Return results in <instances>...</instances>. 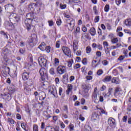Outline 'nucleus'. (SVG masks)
<instances>
[{
	"instance_id": "obj_1",
	"label": "nucleus",
	"mask_w": 131,
	"mask_h": 131,
	"mask_svg": "<svg viewBox=\"0 0 131 131\" xmlns=\"http://www.w3.org/2000/svg\"><path fill=\"white\" fill-rule=\"evenodd\" d=\"M27 19L25 20V24L27 30H30L31 29V26L28 23V20L33 21L35 18H34V13H29L26 15Z\"/></svg>"
},
{
	"instance_id": "obj_2",
	"label": "nucleus",
	"mask_w": 131,
	"mask_h": 131,
	"mask_svg": "<svg viewBox=\"0 0 131 131\" xmlns=\"http://www.w3.org/2000/svg\"><path fill=\"white\" fill-rule=\"evenodd\" d=\"M9 20L10 22H13V23H16L17 26L19 25V22L21 20V17L20 15L16 14V13H12L9 16Z\"/></svg>"
},
{
	"instance_id": "obj_3",
	"label": "nucleus",
	"mask_w": 131,
	"mask_h": 131,
	"mask_svg": "<svg viewBox=\"0 0 131 131\" xmlns=\"http://www.w3.org/2000/svg\"><path fill=\"white\" fill-rule=\"evenodd\" d=\"M37 43V35L35 34H33L31 35L30 39L29 40V45L30 48H33L35 45Z\"/></svg>"
},
{
	"instance_id": "obj_4",
	"label": "nucleus",
	"mask_w": 131,
	"mask_h": 131,
	"mask_svg": "<svg viewBox=\"0 0 131 131\" xmlns=\"http://www.w3.org/2000/svg\"><path fill=\"white\" fill-rule=\"evenodd\" d=\"M39 73L41 76V79L42 81H45L46 78L48 77V74L47 73V70L44 68H42L39 70Z\"/></svg>"
},
{
	"instance_id": "obj_5",
	"label": "nucleus",
	"mask_w": 131,
	"mask_h": 131,
	"mask_svg": "<svg viewBox=\"0 0 131 131\" xmlns=\"http://www.w3.org/2000/svg\"><path fill=\"white\" fill-rule=\"evenodd\" d=\"M38 62L41 67H47V66L49 64V61L42 57H39L38 58Z\"/></svg>"
},
{
	"instance_id": "obj_6",
	"label": "nucleus",
	"mask_w": 131,
	"mask_h": 131,
	"mask_svg": "<svg viewBox=\"0 0 131 131\" xmlns=\"http://www.w3.org/2000/svg\"><path fill=\"white\" fill-rule=\"evenodd\" d=\"M17 25V24L14 23L13 22H11V23L9 21L5 22L6 28L8 29V30H12V29H14V28H15Z\"/></svg>"
},
{
	"instance_id": "obj_7",
	"label": "nucleus",
	"mask_w": 131,
	"mask_h": 131,
	"mask_svg": "<svg viewBox=\"0 0 131 131\" xmlns=\"http://www.w3.org/2000/svg\"><path fill=\"white\" fill-rule=\"evenodd\" d=\"M64 26L67 27L68 30L72 31L74 29V26H75V21L74 20H71L70 23H67Z\"/></svg>"
},
{
	"instance_id": "obj_8",
	"label": "nucleus",
	"mask_w": 131,
	"mask_h": 131,
	"mask_svg": "<svg viewBox=\"0 0 131 131\" xmlns=\"http://www.w3.org/2000/svg\"><path fill=\"white\" fill-rule=\"evenodd\" d=\"M62 50L64 55H66V56H67L70 58L71 57V51H70V49H69V48L63 46L62 48Z\"/></svg>"
},
{
	"instance_id": "obj_9",
	"label": "nucleus",
	"mask_w": 131,
	"mask_h": 131,
	"mask_svg": "<svg viewBox=\"0 0 131 131\" xmlns=\"http://www.w3.org/2000/svg\"><path fill=\"white\" fill-rule=\"evenodd\" d=\"M66 72V67L64 66H59L57 68V74H64Z\"/></svg>"
},
{
	"instance_id": "obj_10",
	"label": "nucleus",
	"mask_w": 131,
	"mask_h": 131,
	"mask_svg": "<svg viewBox=\"0 0 131 131\" xmlns=\"http://www.w3.org/2000/svg\"><path fill=\"white\" fill-rule=\"evenodd\" d=\"M8 92H9L10 94H15L16 91H17V87L15 86L14 85H10L8 88Z\"/></svg>"
},
{
	"instance_id": "obj_11",
	"label": "nucleus",
	"mask_w": 131,
	"mask_h": 131,
	"mask_svg": "<svg viewBox=\"0 0 131 131\" xmlns=\"http://www.w3.org/2000/svg\"><path fill=\"white\" fill-rule=\"evenodd\" d=\"M49 93L51 95H53L54 97H56V95H57V89L55 86H51L49 88Z\"/></svg>"
},
{
	"instance_id": "obj_12",
	"label": "nucleus",
	"mask_w": 131,
	"mask_h": 131,
	"mask_svg": "<svg viewBox=\"0 0 131 131\" xmlns=\"http://www.w3.org/2000/svg\"><path fill=\"white\" fill-rule=\"evenodd\" d=\"M97 88L94 89V91L92 94V100H93L94 102H96L98 101V92H97Z\"/></svg>"
},
{
	"instance_id": "obj_13",
	"label": "nucleus",
	"mask_w": 131,
	"mask_h": 131,
	"mask_svg": "<svg viewBox=\"0 0 131 131\" xmlns=\"http://www.w3.org/2000/svg\"><path fill=\"white\" fill-rule=\"evenodd\" d=\"M2 55L4 56H9L11 55V50L5 47L2 49Z\"/></svg>"
},
{
	"instance_id": "obj_14",
	"label": "nucleus",
	"mask_w": 131,
	"mask_h": 131,
	"mask_svg": "<svg viewBox=\"0 0 131 131\" xmlns=\"http://www.w3.org/2000/svg\"><path fill=\"white\" fill-rule=\"evenodd\" d=\"M29 8L31 10L32 12H33L35 14L39 13V11H40V8L38 7H35V8H33L32 5L31 4L29 6Z\"/></svg>"
},
{
	"instance_id": "obj_15",
	"label": "nucleus",
	"mask_w": 131,
	"mask_h": 131,
	"mask_svg": "<svg viewBox=\"0 0 131 131\" xmlns=\"http://www.w3.org/2000/svg\"><path fill=\"white\" fill-rule=\"evenodd\" d=\"M29 8L31 10L32 12H33L35 14L39 13V11H40V8L38 7H35V8H33L32 5L31 4L29 6Z\"/></svg>"
},
{
	"instance_id": "obj_16",
	"label": "nucleus",
	"mask_w": 131,
	"mask_h": 131,
	"mask_svg": "<svg viewBox=\"0 0 131 131\" xmlns=\"http://www.w3.org/2000/svg\"><path fill=\"white\" fill-rule=\"evenodd\" d=\"M108 123L112 127H114L115 126V119L110 118L108 119Z\"/></svg>"
},
{
	"instance_id": "obj_17",
	"label": "nucleus",
	"mask_w": 131,
	"mask_h": 131,
	"mask_svg": "<svg viewBox=\"0 0 131 131\" xmlns=\"http://www.w3.org/2000/svg\"><path fill=\"white\" fill-rule=\"evenodd\" d=\"M32 5L33 6H34L35 8H39V9L44 6L40 1H37L36 3H33Z\"/></svg>"
},
{
	"instance_id": "obj_18",
	"label": "nucleus",
	"mask_w": 131,
	"mask_h": 131,
	"mask_svg": "<svg viewBox=\"0 0 131 131\" xmlns=\"http://www.w3.org/2000/svg\"><path fill=\"white\" fill-rule=\"evenodd\" d=\"M46 129H48L50 131H59V127L57 126L53 127V126H47Z\"/></svg>"
},
{
	"instance_id": "obj_19",
	"label": "nucleus",
	"mask_w": 131,
	"mask_h": 131,
	"mask_svg": "<svg viewBox=\"0 0 131 131\" xmlns=\"http://www.w3.org/2000/svg\"><path fill=\"white\" fill-rule=\"evenodd\" d=\"M73 42V51L76 52L77 50H78V41L77 40H74Z\"/></svg>"
},
{
	"instance_id": "obj_20",
	"label": "nucleus",
	"mask_w": 131,
	"mask_h": 131,
	"mask_svg": "<svg viewBox=\"0 0 131 131\" xmlns=\"http://www.w3.org/2000/svg\"><path fill=\"white\" fill-rule=\"evenodd\" d=\"M12 94L10 93H7L3 95V97H5V99H7V101H10V100H12V98H13Z\"/></svg>"
},
{
	"instance_id": "obj_21",
	"label": "nucleus",
	"mask_w": 131,
	"mask_h": 131,
	"mask_svg": "<svg viewBox=\"0 0 131 131\" xmlns=\"http://www.w3.org/2000/svg\"><path fill=\"white\" fill-rule=\"evenodd\" d=\"M39 100L41 101H43L46 98V93L43 91H42L39 93Z\"/></svg>"
},
{
	"instance_id": "obj_22",
	"label": "nucleus",
	"mask_w": 131,
	"mask_h": 131,
	"mask_svg": "<svg viewBox=\"0 0 131 131\" xmlns=\"http://www.w3.org/2000/svg\"><path fill=\"white\" fill-rule=\"evenodd\" d=\"M97 118H99V115L97 114V113H93L91 116V120L92 121H95V120H97Z\"/></svg>"
},
{
	"instance_id": "obj_23",
	"label": "nucleus",
	"mask_w": 131,
	"mask_h": 131,
	"mask_svg": "<svg viewBox=\"0 0 131 131\" xmlns=\"http://www.w3.org/2000/svg\"><path fill=\"white\" fill-rule=\"evenodd\" d=\"M22 78L23 80H27L29 78V73L24 72L22 74Z\"/></svg>"
},
{
	"instance_id": "obj_24",
	"label": "nucleus",
	"mask_w": 131,
	"mask_h": 131,
	"mask_svg": "<svg viewBox=\"0 0 131 131\" xmlns=\"http://www.w3.org/2000/svg\"><path fill=\"white\" fill-rule=\"evenodd\" d=\"M120 81L117 77H114L112 79V83H115V84H119Z\"/></svg>"
},
{
	"instance_id": "obj_25",
	"label": "nucleus",
	"mask_w": 131,
	"mask_h": 131,
	"mask_svg": "<svg viewBox=\"0 0 131 131\" xmlns=\"http://www.w3.org/2000/svg\"><path fill=\"white\" fill-rule=\"evenodd\" d=\"M6 11H11L14 8V6L12 4H7L5 6Z\"/></svg>"
},
{
	"instance_id": "obj_26",
	"label": "nucleus",
	"mask_w": 131,
	"mask_h": 131,
	"mask_svg": "<svg viewBox=\"0 0 131 131\" xmlns=\"http://www.w3.org/2000/svg\"><path fill=\"white\" fill-rule=\"evenodd\" d=\"M111 79H112V76H106L102 80V81H103V82H109L110 81H111Z\"/></svg>"
},
{
	"instance_id": "obj_27",
	"label": "nucleus",
	"mask_w": 131,
	"mask_h": 131,
	"mask_svg": "<svg viewBox=\"0 0 131 131\" xmlns=\"http://www.w3.org/2000/svg\"><path fill=\"white\" fill-rule=\"evenodd\" d=\"M90 33L92 36H95L96 35V29L94 27L91 28L90 30Z\"/></svg>"
},
{
	"instance_id": "obj_28",
	"label": "nucleus",
	"mask_w": 131,
	"mask_h": 131,
	"mask_svg": "<svg viewBox=\"0 0 131 131\" xmlns=\"http://www.w3.org/2000/svg\"><path fill=\"white\" fill-rule=\"evenodd\" d=\"M73 86L72 84H70L68 85V90H67V95H69V93L72 91Z\"/></svg>"
},
{
	"instance_id": "obj_29",
	"label": "nucleus",
	"mask_w": 131,
	"mask_h": 131,
	"mask_svg": "<svg viewBox=\"0 0 131 131\" xmlns=\"http://www.w3.org/2000/svg\"><path fill=\"white\" fill-rule=\"evenodd\" d=\"M1 34H2V35H3V36H4V37H5V38H6L7 39H9V34H8V33L5 32V31H1Z\"/></svg>"
},
{
	"instance_id": "obj_30",
	"label": "nucleus",
	"mask_w": 131,
	"mask_h": 131,
	"mask_svg": "<svg viewBox=\"0 0 131 131\" xmlns=\"http://www.w3.org/2000/svg\"><path fill=\"white\" fill-rule=\"evenodd\" d=\"M24 92L26 95H29L30 94V89L28 86H26L24 87Z\"/></svg>"
},
{
	"instance_id": "obj_31",
	"label": "nucleus",
	"mask_w": 131,
	"mask_h": 131,
	"mask_svg": "<svg viewBox=\"0 0 131 131\" xmlns=\"http://www.w3.org/2000/svg\"><path fill=\"white\" fill-rule=\"evenodd\" d=\"M46 47V44L45 43V42H43L39 46L38 48L41 51H45Z\"/></svg>"
},
{
	"instance_id": "obj_32",
	"label": "nucleus",
	"mask_w": 131,
	"mask_h": 131,
	"mask_svg": "<svg viewBox=\"0 0 131 131\" xmlns=\"http://www.w3.org/2000/svg\"><path fill=\"white\" fill-rule=\"evenodd\" d=\"M119 92H120V88L119 87H117L115 89V93H114V95L115 96H118V94H119Z\"/></svg>"
},
{
	"instance_id": "obj_33",
	"label": "nucleus",
	"mask_w": 131,
	"mask_h": 131,
	"mask_svg": "<svg viewBox=\"0 0 131 131\" xmlns=\"http://www.w3.org/2000/svg\"><path fill=\"white\" fill-rule=\"evenodd\" d=\"M96 109H97V110H100L101 114H102L107 115V113L104 110H103L102 107H98V106H96Z\"/></svg>"
},
{
	"instance_id": "obj_34",
	"label": "nucleus",
	"mask_w": 131,
	"mask_h": 131,
	"mask_svg": "<svg viewBox=\"0 0 131 131\" xmlns=\"http://www.w3.org/2000/svg\"><path fill=\"white\" fill-rule=\"evenodd\" d=\"M125 25H126V26H131V19L130 18L127 19L125 21Z\"/></svg>"
},
{
	"instance_id": "obj_35",
	"label": "nucleus",
	"mask_w": 131,
	"mask_h": 131,
	"mask_svg": "<svg viewBox=\"0 0 131 131\" xmlns=\"http://www.w3.org/2000/svg\"><path fill=\"white\" fill-rule=\"evenodd\" d=\"M60 63V61H59V59L55 58L54 59V63L53 64L54 66L56 67V66H58Z\"/></svg>"
},
{
	"instance_id": "obj_36",
	"label": "nucleus",
	"mask_w": 131,
	"mask_h": 131,
	"mask_svg": "<svg viewBox=\"0 0 131 131\" xmlns=\"http://www.w3.org/2000/svg\"><path fill=\"white\" fill-rule=\"evenodd\" d=\"M69 3L70 4H73V3L76 4H77V3H79V4H82L81 2L79 0H69Z\"/></svg>"
},
{
	"instance_id": "obj_37",
	"label": "nucleus",
	"mask_w": 131,
	"mask_h": 131,
	"mask_svg": "<svg viewBox=\"0 0 131 131\" xmlns=\"http://www.w3.org/2000/svg\"><path fill=\"white\" fill-rule=\"evenodd\" d=\"M26 82H27V85H28V86H31V85H33V81L31 79L29 80Z\"/></svg>"
},
{
	"instance_id": "obj_38",
	"label": "nucleus",
	"mask_w": 131,
	"mask_h": 131,
	"mask_svg": "<svg viewBox=\"0 0 131 131\" xmlns=\"http://www.w3.org/2000/svg\"><path fill=\"white\" fill-rule=\"evenodd\" d=\"M109 10H110V6H109L108 4H106L104 7V11H105L106 13H108V12H109Z\"/></svg>"
},
{
	"instance_id": "obj_39",
	"label": "nucleus",
	"mask_w": 131,
	"mask_h": 131,
	"mask_svg": "<svg viewBox=\"0 0 131 131\" xmlns=\"http://www.w3.org/2000/svg\"><path fill=\"white\" fill-rule=\"evenodd\" d=\"M8 122H9L10 124H15V121H14L12 118H8Z\"/></svg>"
},
{
	"instance_id": "obj_40",
	"label": "nucleus",
	"mask_w": 131,
	"mask_h": 131,
	"mask_svg": "<svg viewBox=\"0 0 131 131\" xmlns=\"http://www.w3.org/2000/svg\"><path fill=\"white\" fill-rule=\"evenodd\" d=\"M49 73H50L51 75H55V69H54L53 68H51L49 70Z\"/></svg>"
},
{
	"instance_id": "obj_41",
	"label": "nucleus",
	"mask_w": 131,
	"mask_h": 131,
	"mask_svg": "<svg viewBox=\"0 0 131 131\" xmlns=\"http://www.w3.org/2000/svg\"><path fill=\"white\" fill-rule=\"evenodd\" d=\"M21 127H22V128H23V129H24V130L28 131V129H26V124H25V123H21Z\"/></svg>"
},
{
	"instance_id": "obj_42",
	"label": "nucleus",
	"mask_w": 131,
	"mask_h": 131,
	"mask_svg": "<svg viewBox=\"0 0 131 131\" xmlns=\"http://www.w3.org/2000/svg\"><path fill=\"white\" fill-rule=\"evenodd\" d=\"M128 51L127 50H125L123 51V54H124V55H123L124 57H125V58H127V57H128V55L127 54L128 53Z\"/></svg>"
},
{
	"instance_id": "obj_43",
	"label": "nucleus",
	"mask_w": 131,
	"mask_h": 131,
	"mask_svg": "<svg viewBox=\"0 0 131 131\" xmlns=\"http://www.w3.org/2000/svg\"><path fill=\"white\" fill-rule=\"evenodd\" d=\"M33 131H38V126L37 124L33 125Z\"/></svg>"
},
{
	"instance_id": "obj_44",
	"label": "nucleus",
	"mask_w": 131,
	"mask_h": 131,
	"mask_svg": "<svg viewBox=\"0 0 131 131\" xmlns=\"http://www.w3.org/2000/svg\"><path fill=\"white\" fill-rule=\"evenodd\" d=\"M112 43H117V42H118V38H114L112 39L111 40Z\"/></svg>"
},
{
	"instance_id": "obj_45",
	"label": "nucleus",
	"mask_w": 131,
	"mask_h": 131,
	"mask_svg": "<svg viewBox=\"0 0 131 131\" xmlns=\"http://www.w3.org/2000/svg\"><path fill=\"white\" fill-rule=\"evenodd\" d=\"M72 64H73V59H71L70 61L68 62V67H72Z\"/></svg>"
},
{
	"instance_id": "obj_46",
	"label": "nucleus",
	"mask_w": 131,
	"mask_h": 131,
	"mask_svg": "<svg viewBox=\"0 0 131 131\" xmlns=\"http://www.w3.org/2000/svg\"><path fill=\"white\" fill-rule=\"evenodd\" d=\"M100 21V16H96L94 18V22L95 23H98Z\"/></svg>"
},
{
	"instance_id": "obj_47",
	"label": "nucleus",
	"mask_w": 131,
	"mask_h": 131,
	"mask_svg": "<svg viewBox=\"0 0 131 131\" xmlns=\"http://www.w3.org/2000/svg\"><path fill=\"white\" fill-rule=\"evenodd\" d=\"M91 52H92V49L90 47H88L86 48V53L87 54H90V53H91Z\"/></svg>"
},
{
	"instance_id": "obj_48",
	"label": "nucleus",
	"mask_w": 131,
	"mask_h": 131,
	"mask_svg": "<svg viewBox=\"0 0 131 131\" xmlns=\"http://www.w3.org/2000/svg\"><path fill=\"white\" fill-rule=\"evenodd\" d=\"M45 50L47 53H50L51 52V47L50 46H46Z\"/></svg>"
},
{
	"instance_id": "obj_49",
	"label": "nucleus",
	"mask_w": 131,
	"mask_h": 131,
	"mask_svg": "<svg viewBox=\"0 0 131 131\" xmlns=\"http://www.w3.org/2000/svg\"><path fill=\"white\" fill-rule=\"evenodd\" d=\"M112 91H113V88H109L108 90V92L107 94H108V96H111V94H112Z\"/></svg>"
},
{
	"instance_id": "obj_50",
	"label": "nucleus",
	"mask_w": 131,
	"mask_h": 131,
	"mask_svg": "<svg viewBox=\"0 0 131 131\" xmlns=\"http://www.w3.org/2000/svg\"><path fill=\"white\" fill-rule=\"evenodd\" d=\"M61 23H62V20H61V19L58 18L57 19L56 24L57 25H58V26H60Z\"/></svg>"
},
{
	"instance_id": "obj_51",
	"label": "nucleus",
	"mask_w": 131,
	"mask_h": 131,
	"mask_svg": "<svg viewBox=\"0 0 131 131\" xmlns=\"http://www.w3.org/2000/svg\"><path fill=\"white\" fill-rule=\"evenodd\" d=\"M69 127H70V131H73L74 130V125L72 124H70L69 125Z\"/></svg>"
},
{
	"instance_id": "obj_52",
	"label": "nucleus",
	"mask_w": 131,
	"mask_h": 131,
	"mask_svg": "<svg viewBox=\"0 0 131 131\" xmlns=\"http://www.w3.org/2000/svg\"><path fill=\"white\" fill-rule=\"evenodd\" d=\"M82 63L83 64V65H86V64H88V59H86V58L83 59Z\"/></svg>"
},
{
	"instance_id": "obj_53",
	"label": "nucleus",
	"mask_w": 131,
	"mask_h": 131,
	"mask_svg": "<svg viewBox=\"0 0 131 131\" xmlns=\"http://www.w3.org/2000/svg\"><path fill=\"white\" fill-rule=\"evenodd\" d=\"M93 11L95 15H98V10H97V6L93 7Z\"/></svg>"
},
{
	"instance_id": "obj_54",
	"label": "nucleus",
	"mask_w": 131,
	"mask_h": 131,
	"mask_svg": "<svg viewBox=\"0 0 131 131\" xmlns=\"http://www.w3.org/2000/svg\"><path fill=\"white\" fill-rule=\"evenodd\" d=\"M66 7H67L66 4H60V9H61V10L66 9Z\"/></svg>"
},
{
	"instance_id": "obj_55",
	"label": "nucleus",
	"mask_w": 131,
	"mask_h": 131,
	"mask_svg": "<svg viewBox=\"0 0 131 131\" xmlns=\"http://www.w3.org/2000/svg\"><path fill=\"white\" fill-rule=\"evenodd\" d=\"M108 63L109 62H108V61H107L106 60H103L102 61V63L103 64V65H104V66L108 65Z\"/></svg>"
},
{
	"instance_id": "obj_56",
	"label": "nucleus",
	"mask_w": 131,
	"mask_h": 131,
	"mask_svg": "<svg viewBox=\"0 0 131 131\" xmlns=\"http://www.w3.org/2000/svg\"><path fill=\"white\" fill-rule=\"evenodd\" d=\"M97 49L100 51H103V46L100 44L97 45Z\"/></svg>"
},
{
	"instance_id": "obj_57",
	"label": "nucleus",
	"mask_w": 131,
	"mask_h": 131,
	"mask_svg": "<svg viewBox=\"0 0 131 131\" xmlns=\"http://www.w3.org/2000/svg\"><path fill=\"white\" fill-rule=\"evenodd\" d=\"M82 38H83V37H85V38H86L87 39H89V36L88 34L84 33L82 34Z\"/></svg>"
},
{
	"instance_id": "obj_58",
	"label": "nucleus",
	"mask_w": 131,
	"mask_h": 131,
	"mask_svg": "<svg viewBox=\"0 0 131 131\" xmlns=\"http://www.w3.org/2000/svg\"><path fill=\"white\" fill-rule=\"evenodd\" d=\"M104 51L107 57H110V51L106 50V49H104Z\"/></svg>"
},
{
	"instance_id": "obj_59",
	"label": "nucleus",
	"mask_w": 131,
	"mask_h": 131,
	"mask_svg": "<svg viewBox=\"0 0 131 131\" xmlns=\"http://www.w3.org/2000/svg\"><path fill=\"white\" fill-rule=\"evenodd\" d=\"M78 68H80V64L79 63H77L74 66V69H78Z\"/></svg>"
},
{
	"instance_id": "obj_60",
	"label": "nucleus",
	"mask_w": 131,
	"mask_h": 131,
	"mask_svg": "<svg viewBox=\"0 0 131 131\" xmlns=\"http://www.w3.org/2000/svg\"><path fill=\"white\" fill-rule=\"evenodd\" d=\"M103 72L102 70H99L97 71V74L98 75H102L103 74Z\"/></svg>"
},
{
	"instance_id": "obj_61",
	"label": "nucleus",
	"mask_w": 131,
	"mask_h": 131,
	"mask_svg": "<svg viewBox=\"0 0 131 131\" xmlns=\"http://www.w3.org/2000/svg\"><path fill=\"white\" fill-rule=\"evenodd\" d=\"M124 58H125V56H124L123 55H121L118 57V60L119 61H122V60H123Z\"/></svg>"
},
{
	"instance_id": "obj_62",
	"label": "nucleus",
	"mask_w": 131,
	"mask_h": 131,
	"mask_svg": "<svg viewBox=\"0 0 131 131\" xmlns=\"http://www.w3.org/2000/svg\"><path fill=\"white\" fill-rule=\"evenodd\" d=\"M60 122V125L61 128H65V124L63 123V122L59 121Z\"/></svg>"
},
{
	"instance_id": "obj_63",
	"label": "nucleus",
	"mask_w": 131,
	"mask_h": 131,
	"mask_svg": "<svg viewBox=\"0 0 131 131\" xmlns=\"http://www.w3.org/2000/svg\"><path fill=\"white\" fill-rule=\"evenodd\" d=\"M123 122H126L127 121V116H124L122 118Z\"/></svg>"
},
{
	"instance_id": "obj_64",
	"label": "nucleus",
	"mask_w": 131,
	"mask_h": 131,
	"mask_svg": "<svg viewBox=\"0 0 131 131\" xmlns=\"http://www.w3.org/2000/svg\"><path fill=\"white\" fill-rule=\"evenodd\" d=\"M48 23L49 26H53L54 25V21L53 20H48Z\"/></svg>"
}]
</instances>
